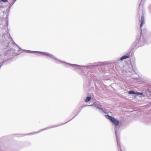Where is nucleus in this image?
<instances>
[{
  "label": "nucleus",
  "instance_id": "1",
  "mask_svg": "<svg viewBox=\"0 0 151 151\" xmlns=\"http://www.w3.org/2000/svg\"><path fill=\"white\" fill-rule=\"evenodd\" d=\"M25 51H26L28 53H32L33 52H34L35 53H41L42 55H45L46 56H48L51 58L52 59H53L56 61H58L59 63H65L67 65H70L72 66V67L76 69H78L80 70H81L82 69H84L83 68H89L90 66L88 65H85V66H82L79 65H78L77 64H71L69 63H67L65 62H63V61H61V60L58 59L57 58L55 57L54 55H52V54H50L48 52H43L41 51H31L30 50H24Z\"/></svg>",
  "mask_w": 151,
  "mask_h": 151
},
{
  "label": "nucleus",
  "instance_id": "2",
  "mask_svg": "<svg viewBox=\"0 0 151 151\" xmlns=\"http://www.w3.org/2000/svg\"><path fill=\"white\" fill-rule=\"evenodd\" d=\"M151 41V36L149 37L146 36L144 37L143 36L141 35L138 37L134 43V44L137 47H139L144 45L145 44H149Z\"/></svg>",
  "mask_w": 151,
  "mask_h": 151
},
{
  "label": "nucleus",
  "instance_id": "3",
  "mask_svg": "<svg viewBox=\"0 0 151 151\" xmlns=\"http://www.w3.org/2000/svg\"><path fill=\"white\" fill-rule=\"evenodd\" d=\"M105 116L107 119L109 120L112 123H114L116 126L115 129V133L116 136L117 144L119 146V148L120 147V145L119 142L118 137V131L116 129L117 126L119 124V121L115 118L109 116V115H106Z\"/></svg>",
  "mask_w": 151,
  "mask_h": 151
},
{
  "label": "nucleus",
  "instance_id": "4",
  "mask_svg": "<svg viewBox=\"0 0 151 151\" xmlns=\"http://www.w3.org/2000/svg\"><path fill=\"white\" fill-rule=\"evenodd\" d=\"M86 106H93L96 108L99 109V111L101 113L107 114L106 109L104 108L101 107V105H100L99 103L93 102V104L91 105H87Z\"/></svg>",
  "mask_w": 151,
  "mask_h": 151
},
{
  "label": "nucleus",
  "instance_id": "5",
  "mask_svg": "<svg viewBox=\"0 0 151 151\" xmlns=\"http://www.w3.org/2000/svg\"><path fill=\"white\" fill-rule=\"evenodd\" d=\"M11 51H8L5 54L4 53L0 54V59H3L4 58H7L8 57H11V55L9 52Z\"/></svg>",
  "mask_w": 151,
  "mask_h": 151
},
{
  "label": "nucleus",
  "instance_id": "6",
  "mask_svg": "<svg viewBox=\"0 0 151 151\" xmlns=\"http://www.w3.org/2000/svg\"><path fill=\"white\" fill-rule=\"evenodd\" d=\"M58 125H56V126H52V127H47V128H45V129H42L41 130H40L39 131H37V132H35L34 133H31V134H29V135L30 134H37V133H39L42 131H44V130H47V129H49L50 128H53V127H58Z\"/></svg>",
  "mask_w": 151,
  "mask_h": 151
},
{
  "label": "nucleus",
  "instance_id": "7",
  "mask_svg": "<svg viewBox=\"0 0 151 151\" xmlns=\"http://www.w3.org/2000/svg\"><path fill=\"white\" fill-rule=\"evenodd\" d=\"M13 45H16V49H18V50L17 52H16L17 50L15 49H14V52L16 53L17 54H18L20 53L19 51L20 50V48L18 46V45L16 44V43L14 41H13Z\"/></svg>",
  "mask_w": 151,
  "mask_h": 151
},
{
  "label": "nucleus",
  "instance_id": "8",
  "mask_svg": "<svg viewBox=\"0 0 151 151\" xmlns=\"http://www.w3.org/2000/svg\"><path fill=\"white\" fill-rule=\"evenodd\" d=\"M140 22L141 23L140 25V28L141 29V33H142V29H141V27H142V25L144 24L145 23V19L144 17L143 16V15H142L141 16V20H140Z\"/></svg>",
  "mask_w": 151,
  "mask_h": 151
},
{
  "label": "nucleus",
  "instance_id": "9",
  "mask_svg": "<svg viewBox=\"0 0 151 151\" xmlns=\"http://www.w3.org/2000/svg\"><path fill=\"white\" fill-rule=\"evenodd\" d=\"M129 57V55H124L122 56L120 58V60H122L124 59H127Z\"/></svg>",
  "mask_w": 151,
  "mask_h": 151
},
{
  "label": "nucleus",
  "instance_id": "10",
  "mask_svg": "<svg viewBox=\"0 0 151 151\" xmlns=\"http://www.w3.org/2000/svg\"><path fill=\"white\" fill-rule=\"evenodd\" d=\"M91 99V97L90 96H87L85 99L86 102H87L89 101Z\"/></svg>",
  "mask_w": 151,
  "mask_h": 151
},
{
  "label": "nucleus",
  "instance_id": "11",
  "mask_svg": "<svg viewBox=\"0 0 151 151\" xmlns=\"http://www.w3.org/2000/svg\"><path fill=\"white\" fill-rule=\"evenodd\" d=\"M145 1V0H141V2H140V4L139 5V8L141 6V7H142L143 5L144 4Z\"/></svg>",
  "mask_w": 151,
  "mask_h": 151
},
{
  "label": "nucleus",
  "instance_id": "12",
  "mask_svg": "<svg viewBox=\"0 0 151 151\" xmlns=\"http://www.w3.org/2000/svg\"><path fill=\"white\" fill-rule=\"evenodd\" d=\"M128 93L129 94H136V93L135 92L131 91H129Z\"/></svg>",
  "mask_w": 151,
  "mask_h": 151
},
{
  "label": "nucleus",
  "instance_id": "13",
  "mask_svg": "<svg viewBox=\"0 0 151 151\" xmlns=\"http://www.w3.org/2000/svg\"><path fill=\"white\" fill-rule=\"evenodd\" d=\"M103 63L102 62H98L96 65L97 66H101V65H102Z\"/></svg>",
  "mask_w": 151,
  "mask_h": 151
},
{
  "label": "nucleus",
  "instance_id": "14",
  "mask_svg": "<svg viewBox=\"0 0 151 151\" xmlns=\"http://www.w3.org/2000/svg\"><path fill=\"white\" fill-rule=\"evenodd\" d=\"M136 94H137V95H142L143 94V93L142 92L139 93V92H136Z\"/></svg>",
  "mask_w": 151,
  "mask_h": 151
},
{
  "label": "nucleus",
  "instance_id": "15",
  "mask_svg": "<svg viewBox=\"0 0 151 151\" xmlns=\"http://www.w3.org/2000/svg\"><path fill=\"white\" fill-rule=\"evenodd\" d=\"M1 1L4 2H8V0H1Z\"/></svg>",
  "mask_w": 151,
  "mask_h": 151
},
{
  "label": "nucleus",
  "instance_id": "16",
  "mask_svg": "<svg viewBox=\"0 0 151 151\" xmlns=\"http://www.w3.org/2000/svg\"><path fill=\"white\" fill-rule=\"evenodd\" d=\"M3 63H0V68H1V67L2 66V65H3Z\"/></svg>",
  "mask_w": 151,
  "mask_h": 151
},
{
  "label": "nucleus",
  "instance_id": "17",
  "mask_svg": "<svg viewBox=\"0 0 151 151\" xmlns=\"http://www.w3.org/2000/svg\"><path fill=\"white\" fill-rule=\"evenodd\" d=\"M78 114H76L73 118V119Z\"/></svg>",
  "mask_w": 151,
  "mask_h": 151
},
{
  "label": "nucleus",
  "instance_id": "18",
  "mask_svg": "<svg viewBox=\"0 0 151 151\" xmlns=\"http://www.w3.org/2000/svg\"><path fill=\"white\" fill-rule=\"evenodd\" d=\"M11 58L10 57L9 58H8L7 59V60H8L9 59H10V58Z\"/></svg>",
  "mask_w": 151,
  "mask_h": 151
},
{
  "label": "nucleus",
  "instance_id": "19",
  "mask_svg": "<svg viewBox=\"0 0 151 151\" xmlns=\"http://www.w3.org/2000/svg\"><path fill=\"white\" fill-rule=\"evenodd\" d=\"M14 2L13 3H12H12H11V4H10V5H12L14 4Z\"/></svg>",
  "mask_w": 151,
  "mask_h": 151
},
{
  "label": "nucleus",
  "instance_id": "20",
  "mask_svg": "<svg viewBox=\"0 0 151 151\" xmlns=\"http://www.w3.org/2000/svg\"><path fill=\"white\" fill-rule=\"evenodd\" d=\"M14 0V3L17 1V0Z\"/></svg>",
  "mask_w": 151,
  "mask_h": 151
},
{
  "label": "nucleus",
  "instance_id": "21",
  "mask_svg": "<svg viewBox=\"0 0 151 151\" xmlns=\"http://www.w3.org/2000/svg\"><path fill=\"white\" fill-rule=\"evenodd\" d=\"M11 39L12 40V41H13V40H12V38H11Z\"/></svg>",
  "mask_w": 151,
  "mask_h": 151
},
{
  "label": "nucleus",
  "instance_id": "22",
  "mask_svg": "<svg viewBox=\"0 0 151 151\" xmlns=\"http://www.w3.org/2000/svg\"><path fill=\"white\" fill-rule=\"evenodd\" d=\"M139 16L140 13H139Z\"/></svg>",
  "mask_w": 151,
  "mask_h": 151
},
{
  "label": "nucleus",
  "instance_id": "23",
  "mask_svg": "<svg viewBox=\"0 0 151 151\" xmlns=\"http://www.w3.org/2000/svg\"><path fill=\"white\" fill-rule=\"evenodd\" d=\"M68 121H68V122H67L66 123H67V122H68Z\"/></svg>",
  "mask_w": 151,
  "mask_h": 151
}]
</instances>
